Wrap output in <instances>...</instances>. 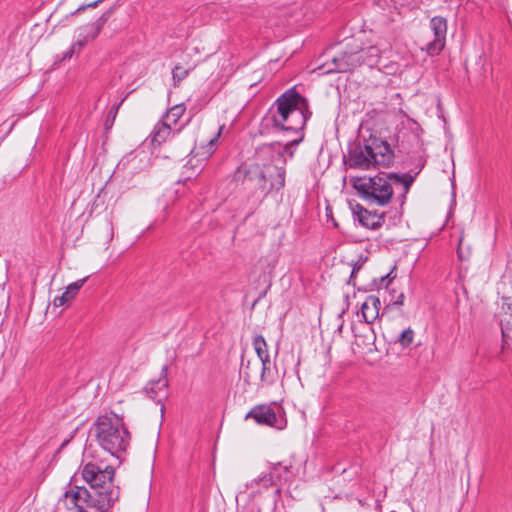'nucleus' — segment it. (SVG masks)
Wrapping results in <instances>:
<instances>
[{"instance_id":"obj_1","label":"nucleus","mask_w":512,"mask_h":512,"mask_svg":"<svg viewBox=\"0 0 512 512\" xmlns=\"http://www.w3.org/2000/svg\"><path fill=\"white\" fill-rule=\"evenodd\" d=\"M300 140L301 138L293 139L285 145L280 143L264 145L256 151L254 161L249 167L248 175L251 179L258 182L263 192L278 191L284 187V154L292 145L298 144Z\"/></svg>"},{"instance_id":"obj_2","label":"nucleus","mask_w":512,"mask_h":512,"mask_svg":"<svg viewBox=\"0 0 512 512\" xmlns=\"http://www.w3.org/2000/svg\"><path fill=\"white\" fill-rule=\"evenodd\" d=\"M351 181L353 187L364 199L384 206L392 198L393 187L401 186L403 194H406L414 182V176L380 173L370 178L354 177Z\"/></svg>"},{"instance_id":"obj_3","label":"nucleus","mask_w":512,"mask_h":512,"mask_svg":"<svg viewBox=\"0 0 512 512\" xmlns=\"http://www.w3.org/2000/svg\"><path fill=\"white\" fill-rule=\"evenodd\" d=\"M310 116L307 100L290 89L276 101V110L272 112V122L275 128L282 131H301Z\"/></svg>"},{"instance_id":"obj_4","label":"nucleus","mask_w":512,"mask_h":512,"mask_svg":"<svg viewBox=\"0 0 512 512\" xmlns=\"http://www.w3.org/2000/svg\"><path fill=\"white\" fill-rule=\"evenodd\" d=\"M394 159V153L387 141L370 137L365 145H357L350 151L347 164L350 168L369 170L388 167Z\"/></svg>"},{"instance_id":"obj_5","label":"nucleus","mask_w":512,"mask_h":512,"mask_svg":"<svg viewBox=\"0 0 512 512\" xmlns=\"http://www.w3.org/2000/svg\"><path fill=\"white\" fill-rule=\"evenodd\" d=\"M95 428L99 445L111 455L119 458V454L129 447L130 434L118 415L110 413L99 416Z\"/></svg>"},{"instance_id":"obj_6","label":"nucleus","mask_w":512,"mask_h":512,"mask_svg":"<svg viewBox=\"0 0 512 512\" xmlns=\"http://www.w3.org/2000/svg\"><path fill=\"white\" fill-rule=\"evenodd\" d=\"M379 56L380 49L376 46L361 49L356 46L349 51H343L339 55L333 56L331 66L327 68L325 73L346 72L361 64L373 66Z\"/></svg>"},{"instance_id":"obj_7","label":"nucleus","mask_w":512,"mask_h":512,"mask_svg":"<svg viewBox=\"0 0 512 512\" xmlns=\"http://www.w3.org/2000/svg\"><path fill=\"white\" fill-rule=\"evenodd\" d=\"M291 468V465H286L281 462L269 463L257 477L246 484V488L260 492L261 489L276 487L275 493L280 495V488L278 486L283 481H287L293 476Z\"/></svg>"},{"instance_id":"obj_8","label":"nucleus","mask_w":512,"mask_h":512,"mask_svg":"<svg viewBox=\"0 0 512 512\" xmlns=\"http://www.w3.org/2000/svg\"><path fill=\"white\" fill-rule=\"evenodd\" d=\"M91 492L83 486H71L56 504L58 512H83L90 508Z\"/></svg>"},{"instance_id":"obj_9","label":"nucleus","mask_w":512,"mask_h":512,"mask_svg":"<svg viewBox=\"0 0 512 512\" xmlns=\"http://www.w3.org/2000/svg\"><path fill=\"white\" fill-rule=\"evenodd\" d=\"M82 477L91 489H99L114 485V469L112 466L101 468L94 463H87L81 470Z\"/></svg>"},{"instance_id":"obj_10","label":"nucleus","mask_w":512,"mask_h":512,"mask_svg":"<svg viewBox=\"0 0 512 512\" xmlns=\"http://www.w3.org/2000/svg\"><path fill=\"white\" fill-rule=\"evenodd\" d=\"M119 499V488L115 485L109 487L92 489L90 508L99 512H108Z\"/></svg>"},{"instance_id":"obj_11","label":"nucleus","mask_w":512,"mask_h":512,"mask_svg":"<svg viewBox=\"0 0 512 512\" xmlns=\"http://www.w3.org/2000/svg\"><path fill=\"white\" fill-rule=\"evenodd\" d=\"M430 29L433 32L434 40L426 45L427 54L438 55L444 48L447 34V21L445 18L435 16L430 20Z\"/></svg>"},{"instance_id":"obj_12","label":"nucleus","mask_w":512,"mask_h":512,"mask_svg":"<svg viewBox=\"0 0 512 512\" xmlns=\"http://www.w3.org/2000/svg\"><path fill=\"white\" fill-rule=\"evenodd\" d=\"M253 418L258 424L281 428L275 411L268 405H259L252 408L245 417Z\"/></svg>"},{"instance_id":"obj_13","label":"nucleus","mask_w":512,"mask_h":512,"mask_svg":"<svg viewBox=\"0 0 512 512\" xmlns=\"http://www.w3.org/2000/svg\"><path fill=\"white\" fill-rule=\"evenodd\" d=\"M167 387V367L164 366L160 377L157 380L150 381L145 387V392L149 398L160 402L166 396Z\"/></svg>"},{"instance_id":"obj_14","label":"nucleus","mask_w":512,"mask_h":512,"mask_svg":"<svg viewBox=\"0 0 512 512\" xmlns=\"http://www.w3.org/2000/svg\"><path fill=\"white\" fill-rule=\"evenodd\" d=\"M102 28L101 22L89 23L78 28L77 39L72 44V52L80 50L88 41L94 39Z\"/></svg>"},{"instance_id":"obj_15","label":"nucleus","mask_w":512,"mask_h":512,"mask_svg":"<svg viewBox=\"0 0 512 512\" xmlns=\"http://www.w3.org/2000/svg\"><path fill=\"white\" fill-rule=\"evenodd\" d=\"M380 299L370 295L361 305V317L366 323H373L379 317Z\"/></svg>"},{"instance_id":"obj_16","label":"nucleus","mask_w":512,"mask_h":512,"mask_svg":"<svg viewBox=\"0 0 512 512\" xmlns=\"http://www.w3.org/2000/svg\"><path fill=\"white\" fill-rule=\"evenodd\" d=\"M181 130V127L179 128H173L172 126H169L168 124L164 123L162 120L156 123L154 126L150 137H151V144L153 146H160L162 143H164L173 132H179Z\"/></svg>"},{"instance_id":"obj_17","label":"nucleus","mask_w":512,"mask_h":512,"mask_svg":"<svg viewBox=\"0 0 512 512\" xmlns=\"http://www.w3.org/2000/svg\"><path fill=\"white\" fill-rule=\"evenodd\" d=\"M359 222L370 229H376L381 225L382 217L376 213H371L366 209H361L358 213Z\"/></svg>"},{"instance_id":"obj_18","label":"nucleus","mask_w":512,"mask_h":512,"mask_svg":"<svg viewBox=\"0 0 512 512\" xmlns=\"http://www.w3.org/2000/svg\"><path fill=\"white\" fill-rule=\"evenodd\" d=\"M185 111H186V107L183 104L174 105L161 118V120L164 123L168 124L169 126H172L173 128H175L178 121L180 120V118L184 115Z\"/></svg>"},{"instance_id":"obj_19","label":"nucleus","mask_w":512,"mask_h":512,"mask_svg":"<svg viewBox=\"0 0 512 512\" xmlns=\"http://www.w3.org/2000/svg\"><path fill=\"white\" fill-rule=\"evenodd\" d=\"M253 347L260 360L270 358L267 343L263 336L258 335L253 339Z\"/></svg>"},{"instance_id":"obj_20","label":"nucleus","mask_w":512,"mask_h":512,"mask_svg":"<svg viewBox=\"0 0 512 512\" xmlns=\"http://www.w3.org/2000/svg\"><path fill=\"white\" fill-rule=\"evenodd\" d=\"M260 361L262 364L260 380L263 384H270L273 382V378L271 376V360L270 358H266Z\"/></svg>"},{"instance_id":"obj_21","label":"nucleus","mask_w":512,"mask_h":512,"mask_svg":"<svg viewBox=\"0 0 512 512\" xmlns=\"http://www.w3.org/2000/svg\"><path fill=\"white\" fill-rule=\"evenodd\" d=\"M86 282V278L79 279L71 284H69L66 288V291L63 293L69 301L75 298L78 291L81 289V287Z\"/></svg>"},{"instance_id":"obj_22","label":"nucleus","mask_w":512,"mask_h":512,"mask_svg":"<svg viewBox=\"0 0 512 512\" xmlns=\"http://www.w3.org/2000/svg\"><path fill=\"white\" fill-rule=\"evenodd\" d=\"M188 75V70L180 65H176L172 70L174 85H178Z\"/></svg>"},{"instance_id":"obj_23","label":"nucleus","mask_w":512,"mask_h":512,"mask_svg":"<svg viewBox=\"0 0 512 512\" xmlns=\"http://www.w3.org/2000/svg\"><path fill=\"white\" fill-rule=\"evenodd\" d=\"M414 338V332L412 329L408 328L399 335L398 342L403 346L407 347L409 346Z\"/></svg>"},{"instance_id":"obj_24","label":"nucleus","mask_w":512,"mask_h":512,"mask_svg":"<svg viewBox=\"0 0 512 512\" xmlns=\"http://www.w3.org/2000/svg\"><path fill=\"white\" fill-rule=\"evenodd\" d=\"M67 302H69V299H67V297L64 294H62L61 296H57L54 298L53 305L55 307H61L65 305Z\"/></svg>"},{"instance_id":"obj_25","label":"nucleus","mask_w":512,"mask_h":512,"mask_svg":"<svg viewBox=\"0 0 512 512\" xmlns=\"http://www.w3.org/2000/svg\"><path fill=\"white\" fill-rule=\"evenodd\" d=\"M404 304V294L400 293L397 299L392 303L394 306H402Z\"/></svg>"},{"instance_id":"obj_26","label":"nucleus","mask_w":512,"mask_h":512,"mask_svg":"<svg viewBox=\"0 0 512 512\" xmlns=\"http://www.w3.org/2000/svg\"><path fill=\"white\" fill-rule=\"evenodd\" d=\"M391 279L389 278V275H386L385 277H382L381 278V285H384L385 287L388 286V284L390 283Z\"/></svg>"},{"instance_id":"obj_27","label":"nucleus","mask_w":512,"mask_h":512,"mask_svg":"<svg viewBox=\"0 0 512 512\" xmlns=\"http://www.w3.org/2000/svg\"><path fill=\"white\" fill-rule=\"evenodd\" d=\"M75 52V50L72 52V47L64 54V58H70L72 57L73 53Z\"/></svg>"},{"instance_id":"obj_28","label":"nucleus","mask_w":512,"mask_h":512,"mask_svg":"<svg viewBox=\"0 0 512 512\" xmlns=\"http://www.w3.org/2000/svg\"><path fill=\"white\" fill-rule=\"evenodd\" d=\"M222 128H223V127H220V128H219V130H218L217 136H216L215 138L211 139V141H210V144H211V145L216 141L217 137H219V136H220L221 131H222Z\"/></svg>"},{"instance_id":"obj_29","label":"nucleus","mask_w":512,"mask_h":512,"mask_svg":"<svg viewBox=\"0 0 512 512\" xmlns=\"http://www.w3.org/2000/svg\"><path fill=\"white\" fill-rule=\"evenodd\" d=\"M502 337H503V345H502V348L504 349V346H505V343H506V340H505L506 335H505V333H504V331H503V330H502Z\"/></svg>"}]
</instances>
